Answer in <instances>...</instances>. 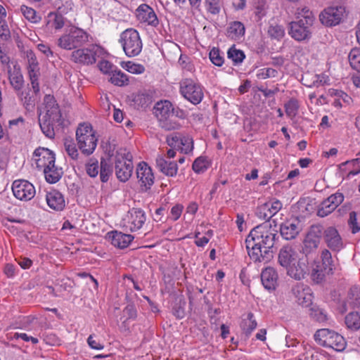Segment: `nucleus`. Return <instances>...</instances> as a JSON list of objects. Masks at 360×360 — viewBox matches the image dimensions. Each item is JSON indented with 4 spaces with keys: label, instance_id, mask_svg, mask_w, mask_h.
I'll list each match as a JSON object with an SVG mask.
<instances>
[{
    "label": "nucleus",
    "instance_id": "f257e3e1",
    "mask_svg": "<svg viewBox=\"0 0 360 360\" xmlns=\"http://www.w3.org/2000/svg\"><path fill=\"white\" fill-rule=\"evenodd\" d=\"M278 238L271 224L264 223L253 228L245 239L250 259L255 262H269L274 257L273 248Z\"/></svg>",
    "mask_w": 360,
    "mask_h": 360
},
{
    "label": "nucleus",
    "instance_id": "f03ea898",
    "mask_svg": "<svg viewBox=\"0 0 360 360\" xmlns=\"http://www.w3.org/2000/svg\"><path fill=\"white\" fill-rule=\"evenodd\" d=\"M302 12V18L297 21L291 22L289 25V34L295 40L299 41L311 38V27L314 21V16L311 11L303 9Z\"/></svg>",
    "mask_w": 360,
    "mask_h": 360
},
{
    "label": "nucleus",
    "instance_id": "7ed1b4c3",
    "mask_svg": "<svg viewBox=\"0 0 360 360\" xmlns=\"http://www.w3.org/2000/svg\"><path fill=\"white\" fill-rule=\"evenodd\" d=\"M153 113L160 121L161 127L166 130H173L179 126L174 120L179 117L178 112L175 114L172 104L169 101L158 102L153 108Z\"/></svg>",
    "mask_w": 360,
    "mask_h": 360
},
{
    "label": "nucleus",
    "instance_id": "20e7f679",
    "mask_svg": "<svg viewBox=\"0 0 360 360\" xmlns=\"http://www.w3.org/2000/svg\"><path fill=\"white\" fill-rule=\"evenodd\" d=\"M132 155L126 148H120L115 155V174L122 182H126L133 172Z\"/></svg>",
    "mask_w": 360,
    "mask_h": 360
},
{
    "label": "nucleus",
    "instance_id": "39448f33",
    "mask_svg": "<svg viewBox=\"0 0 360 360\" xmlns=\"http://www.w3.org/2000/svg\"><path fill=\"white\" fill-rule=\"evenodd\" d=\"M119 41L128 57H134L141 53L142 41L139 32L136 30L127 29L121 33Z\"/></svg>",
    "mask_w": 360,
    "mask_h": 360
},
{
    "label": "nucleus",
    "instance_id": "423d86ee",
    "mask_svg": "<svg viewBox=\"0 0 360 360\" xmlns=\"http://www.w3.org/2000/svg\"><path fill=\"white\" fill-rule=\"evenodd\" d=\"M88 41V34L83 30L77 27L70 29L68 34L62 35L57 44L63 49L72 50L82 46Z\"/></svg>",
    "mask_w": 360,
    "mask_h": 360
},
{
    "label": "nucleus",
    "instance_id": "0eeeda50",
    "mask_svg": "<svg viewBox=\"0 0 360 360\" xmlns=\"http://www.w3.org/2000/svg\"><path fill=\"white\" fill-rule=\"evenodd\" d=\"M180 91L186 99L194 105L200 103L203 98L201 86L191 79H185L181 82Z\"/></svg>",
    "mask_w": 360,
    "mask_h": 360
},
{
    "label": "nucleus",
    "instance_id": "6e6552de",
    "mask_svg": "<svg viewBox=\"0 0 360 360\" xmlns=\"http://www.w3.org/2000/svg\"><path fill=\"white\" fill-rule=\"evenodd\" d=\"M345 16L344 6H330L324 9L319 15L321 23L328 27L338 25Z\"/></svg>",
    "mask_w": 360,
    "mask_h": 360
},
{
    "label": "nucleus",
    "instance_id": "1a4fd4ad",
    "mask_svg": "<svg viewBox=\"0 0 360 360\" xmlns=\"http://www.w3.org/2000/svg\"><path fill=\"white\" fill-rule=\"evenodd\" d=\"M12 191L16 198L24 201L32 200L36 193L34 186L30 182L24 179L14 181Z\"/></svg>",
    "mask_w": 360,
    "mask_h": 360
},
{
    "label": "nucleus",
    "instance_id": "9d476101",
    "mask_svg": "<svg viewBox=\"0 0 360 360\" xmlns=\"http://www.w3.org/2000/svg\"><path fill=\"white\" fill-rule=\"evenodd\" d=\"M302 230L300 221L297 217L285 220L280 226V233L285 240L295 239Z\"/></svg>",
    "mask_w": 360,
    "mask_h": 360
},
{
    "label": "nucleus",
    "instance_id": "9b49d317",
    "mask_svg": "<svg viewBox=\"0 0 360 360\" xmlns=\"http://www.w3.org/2000/svg\"><path fill=\"white\" fill-rule=\"evenodd\" d=\"M343 200L344 196L341 193H336L331 195L321 203L317 210V215L321 217L328 215L342 202Z\"/></svg>",
    "mask_w": 360,
    "mask_h": 360
},
{
    "label": "nucleus",
    "instance_id": "f8f14e48",
    "mask_svg": "<svg viewBox=\"0 0 360 360\" xmlns=\"http://www.w3.org/2000/svg\"><path fill=\"white\" fill-rule=\"evenodd\" d=\"M292 292L296 297L298 304L304 307L312 305L313 293L309 286L301 283L297 284L292 287Z\"/></svg>",
    "mask_w": 360,
    "mask_h": 360
},
{
    "label": "nucleus",
    "instance_id": "ddd939ff",
    "mask_svg": "<svg viewBox=\"0 0 360 360\" xmlns=\"http://www.w3.org/2000/svg\"><path fill=\"white\" fill-rule=\"evenodd\" d=\"M136 176L141 183L142 190L145 191L150 189L151 186L154 184V175L152 169L145 162L138 165Z\"/></svg>",
    "mask_w": 360,
    "mask_h": 360
},
{
    "label": "nucleus",
    "instance_id": "4468645a",
    "mask_svg": "<svg viewBox=\"0 0 360 360\" xmlns=\"http://www.w3.org/2000/svg\"><path fill=\"white\" fill-rule=\"evenodd\" d=\"M12 67H8L6 72L9 84L16 93L22 89L25 81L19 64L15 61L12 63Z\"/></svg>",
    "mask_w": 360,
    "mask_h": 360
},
{
    "label": "nucleus",
    "instance_id": "2eb2a0df",
    "mask_svg": "<svg viewBox=\"0 0 360 360\" xmlns=\"http://www.w3.org/2000/svg\"><path fill=\"white\" fill-rule=\"evenodd\" d=\"M34 157L38 169L53 167V164H55V154L48 148H37L34 152Z\"/></svg>",
    "mask_w": 360,
    "mask_h": 360
},
{
    "label": "nucleus",
    "instance_id": "dca6fc26",
    "mask_svg": "<svg viewBox=\"0 0 360 360\" xmlns=\"http://www.w3.org/2000/svg\"><path fill=\"white\" fill-rule=\"evenodd\" d=\"M308 260L307 258L304 257L300 258L296 263L292 264L287 269L288 275L297 281L304 278L309 271Z\"/></svg>",
    "mask_w": 360,
    "mask_h": 360
},
{
    "label": "nucleus",
    "instance_id": "f3484780",
    "mask_svg": "<svg viewBox=\"0 0 360 360\" xmlns=\"http://www.w3.org/2000/svg\"><path fill=\"white\" fill-rule=\"evenodd\" d=\"M323 239L327 246L333 251H339L343 247L342 238L338 230L333 226L325 229Z\"/></svg>",
    "mask_w": 360,
    "mask_h": 360
},
{
    "label": "nucleus",
    "instance_id": "a211bd4d",
    "mask_svg": "<svg viewBox=\"0 0 360 360\" xmlns=\"http://www.w3.org/2000/svg\"><path fill=\"white\" fill-rule=\"evenodd\" d=\"M136 17L141 22H146L148 25L156 27L159 20L153 9L146 4H141L136 9Z\"/></svg>",
    "mask_w": 360,
    "mask_h": 360
},
{
    "label": "nucleus",
    "instance_id": "6ab92c4d",
    "mask_svg": "<svg viewBox=\"0 0 360 360\" xmlns=\"http://www.w3.org/2000/svg\"><path fill=\"white\" fill-rule=\"evenodd\" d=\"M282 208V203L276 200L271 204L266 202L257 209V216L264 220H269L273 216H274Z\"/></svg>",
    "mask_w": 360,
    "mask_h": 360
},
{
    "label": "nucleus",
    "instance_id": "aec40b11",
    "mask_svg": "<svg viewBox=\"0 0 360 360\" xmlns=\"http://www.w3.org/2000/svg\"><path fill=\"white\" fill-rule=\"evenodd\" d=\"M46 115H48L53 120H56L58 125H63V120L58 105L53 96L46 95L44 96Z\"/></svg>",
    "mask_w": 360,
    "mask_h": 360
},
{
    "label": "nucleus",
    "instance_id": "412c9836",
    "mask_svg": "<svg viewBox=\"0 0 360 360\" xmlns=\"http://www.w3.org/2000/svg\"><path fill=\"white\" fill-rule=\"evenodd\" d=\"M278 276L276 271L272 267L264 269L261 273V281L264 287L269 290H275L278 285Z\"/></svg>",
    "mask_w": 360,
    "mask_h": 360
},
{
    "label": "nucleus",
    "instance_id": "4be33fe9",
    "mask_svg": "<svg viewBox=\"0 0 360 360\" xmlns=\"http://www.w3.org/2000/svg\"><path fill=\"white\" fill-rule=\"evenodd\" d=\"M108 238L112 245L120 249H124L133 240L134 236L130 234H125L117 231L108 233Z\"/></svg>",
    "mask_w": 360,
    "mask_h": 360
},
{
    "label": "nucleus",
    "instance_id": "5701e85b",
    "mask_svg": "<svg viewBox=\"0 0 360 360\" xmlns=\"http://www.w3.org/2000/svg\"><path fill=\"white\" fill-rule=\"evenodd\" d=\"M79 149L82 153L89 155L94 151L97 145V139L95 134H89L86 136L76 137Z\"/></svg>",
    "mask_w": 360,
    "mask_h": 360
},
{
    "label": "nucleus",
    "instance_id": "b1692460",
    "mask_svg": "<svg viewBox=\"0 0 360 360\" xmlns=\"http://www.w3.org/2000/svg\"><path fill=\"white\" fill-rule=\"evenodd\" d=\"M71 59L75 63L93 64L96 62L95 53L88 49H77L71 54Z\"/></svg>",
    "mask_w": 360,
    "mask_h": 360
},
{
    "label": "nucleus",
    "instance_id": "393cba45",
    "mask_svg": "<svg viewBox=\"0 0 360 360\" xmlns=\"http://www.w3.org/2000/svg\"><path fill=\"white\" fill-rule=\"evenodd\" d=\"M39 122L40 128L44 134L49 138L53 139L55 136V127H60L58 125L56 120H53L48 115H44L41 118V115L39 116Z\"/></svg>",
    "mask_w": 360,
    "mask_h": 360
},
{
    "label": "nucleus",
    "instance_id": "a878e982",
    "mask_svg": "<svg viewBox=\"0 0 360 360\" xmlns=\"http://www.w3.org/2000/svg\"><path fill=\"white\" fill-rule=\"evenodd\" d=\"M156 166L158 169L166 176H174L177 173V164L174 161L166 160L162 155L157 157Z\"/></svg>",
    "mask_w": 360,
    "mask_h": 360
},
{
    "label": "nucleus",
    "instance_id": "bb28decb",
    "mask_svg": "<svg viewBox=\"0 0 360 360\" xmlns=\"http://www.w3.org/2000/svg\"><path fill=\"white\" fill-rule=\"evenodd\" d=\"M46 199L49 207L54 210L61 211L65 206L63 195L56 190L47 193Z\"/></svg>",
    "mask_w": 360,
    "mask_h": 360
},
{
    "label": "nucleus",
    "instance_id": "cd10ccee",
    "mask_svg": "<svg viewBox=\"0 0 360 360\" xmlns=\"http://www.w3.org/2000/svg\"><path fill=\"white\" fill-rule=\"evenodd\" d=\"M296 259V252L290 245L283 246L278 254V262L281 266L288 269Z\"/></svg>",
    "mask_w": 360,
    "mask_h": 360
},
{
    "label": "nucleus",
    "instance_id": "c85d7f7f",
    "mask_svg": "<svg viewBox=\"0 0 360 360\" xmlns=\"http://www.w3.org/2000/svg\"><path fill=\"white\" fill-rule=\"evenodd\" d=\"M16 94L27 110L31 111L34 110L37 96L31 92L30 89L25 91L20 90V91L16 92Z\"/></svg>",
    "mask_w": 360,
    "mask_h": 360
},
{
    "label": "nucleus",
    "instance_id": "c756f323",
    "mask_svg": "<svg viewBox=\"0 0 360 360\" xmlns=\"http://www.w3.org/2000/svg\"><path fill=\"white\" fill-rule=\"evenodd\" d=\"M245 26L241 22L233 21L229 23L226 35L232 39L237 40L245 34Z\"/></svg>",
    "mask_w": 360,
    "mask_h": 360
},
{
    "label": "nucleus",
    "instance_id": "7c9ffc66",
    "mask_svg": "<svg viewBox=\"0 0 360 360\" xmlns=\"http://www.w3.org/2000/svg\"><path fill=\"white\" fill-rule=\"evenodd\" d=\"M345 324L347 329L356 332L360 329V314L357 311H351L345 317Z\"/></svg>",
    "mask_w": 360,
    "mask_h": 360
},
{
    "label": "nucleus",
    "instance_id": "2f4dec72",
    "mask_svg": "<svg viewBox=\"0 0 360 360\" xmlns=\"http://www.w3.org/2000/svg\"><path fill=\"white\" fill-rule=\"evenodd\" d=\"M257 323L252 312H249L246 318H243L240 326L246 337H249L252 332L256 328Z\"/></svg>",
    "mask_w": 360,
    "mask_h": 360
},
{
    "label": "nucleus",
    "instance_id": "473e14b6",
    "mask_svg": "<svg viewBox=\"0 0 360 360\" xmlns=\"http://www.w3.org/2000/svg\"><path fill=\"white\" fill-rule=\"evenodd\" d=\"M44 173L46 181L50 184L58 182L63 174L62 169L56 167L55 164H53V167H48L44 169Z\"/></svg>",
    "mask_w": 360,
    "mask_h": 360
},
{
    "label": "nucleus",
    "instance_id": "72a5a7b5",
    "mask_svg": "<svg viewBox=\"0 0 360 360\" xmlns=\"http://www.w3.org/2000/svg\"><path fill=\"white\" fill-rule=\"evenodd\" d=\"M350 309L360 307V287L353 286L350 288L347 298Z\"/></svg>",
    "mask_w": 360,
    "mask_h": 360
},
{
    "label": "nucleus",
    "instance_id": "f704fd0d",
    "mask_svg": "<svg viewBox=\"0 0 360 360\" xmlns=\"http://www.w3.org/2000/svg\"><path fill=\"white\" fill-rule=\"evenodd\" d=\"M319 243L318 241L309 238L306 236L302 248V254L304 255V258L309 259V257L312 256L313 254L316 253V251L319 247Z\"/></svg>",
    "mask_w": 360,
    "mask_h": 360
},
{
    "label": "nucleus",
    "instance_id": "c9c22d12",
    "mask_svg": "<svg viewBox=\"0 0 360 360\" xmlns=\"http://www.w3.org/2000/svg\"><path fill=\"white\" fill-rule=\"evenodd\" d=\"M330 343H328V347H331L337 351H343L346 347V341L343 336L336 332H333L330 339Z\"/></svg>",
    "mask_w": 360,
    "mask_h": 360
},
{
    "label": "nucleus",
    "instance_id": "e433bc0d",
    "mask_svg": "<svg viewBox=\"0 0 360 360\" xmlns=\"http://www.w3.org/2000/svg\"><path fill=\"white\" fill-rule=\"evenodd\" d=\"M333 332L328 328L319 329L314 334V339L320 345L326 347Z\"/></svg>",
    "mask_w": 360,
    "mask_h": 360
},
{
    "label": "nucleus",
    "instance_id": "4c0bfd02",
    "mask_svg": "<svg viewBox=\"0 0 360 360\" xmlns=\"http://www.w3.org/2000/svg\"><path fill=\"white\" fill-rule=\"evenodd\" d=\"M133 101L137 106L146 108L152 103L153 96L146 91L139 92L134 96Z\"/></svg>",
    "mask_w": 360,
    "mask_h": 360
},
{
    "label": "nucleus",
    "instance_id": "58836bf2",
    "mask_svg": "<svg viewBox=\"0 0 360 360\" xmlns=\"http://www.w3.org/2000/svg\"><path fill=\"white\" fill-rule=\"evenodd\" d=\"M109 81L114 85L122 86L128 84L129 79L120 70L115 69Z\"/></svg>",
    "mask_w": 360,
    "mask_h": 360
},
{
    "label": "nucleus",
    "instance_id": "ea45409f",
    "mask_svg": "<svg viewBox=\"0 0 360 360\" xmlns=\"http://www.w3.org/2000/svg\"><path fill=\"white\" fill-rule=\"evenodd\" d=\"M325 229L321 224H314L311 226L309 231L306 236L312 240L318 241L320 243L321 239L324 236Z\"/></svg>",
    "mask_w": 360,
    "mask_h": 360
},
{
    "label": "nucleus",
    "instance_id": "a19ab883",
    "mask_svg": "<svg viewBox=\"0 0 360 360\" xmlns=\"http://www.w3.org/2000/svg\"><path fill=\"white\" fill-rule=\"evenodd\" d=\"M112 173V165L107 162L104 158H101L100 166V179L103 183L107 182Z\"/></svg>",
    "mask_w": 360,
    "mask_h": 360
},
{
    "label": "nucleus",
    "instance_id": "79ce46f5",
    "mask_svg": "<svg viewBox=\"0 0 360 360\" xmlns=\"http://www.w3.org/2000/svg\"><path fill=\"white\" fill-rule=\"evenodd\" d=\"M20 11L24 17L31 22L37 23L41 20V17L37 15V12L33 8L22 5L20 6Z\"/></svg>",
    "mask_w": 360,
    "mask_h": 360
},
{
    "label": "nucleus",
    "instance_id": "37998d69",
    "mask_svg": "<svg viewBox=\"0 0 360 360\" xmlns=\"http://www.w3.org/2000/svg\"><path fill=\"white\" fill-rule=\"evenodd\" d=\"M27 57L28 60V74L29 75H37L39 74V63L37 62L35 54L32 51H27Z\"/></svg>",
    "mask_w": 360,
    "mask_h": 360
},
{
    "label": "nucleus",
    "instance_id": "c03bdc74",
    "mask_svg": "<svg viewBox=\"0 0 360 360\" xmlns=\"http://www.w3.org/2000/svg\"><path fill=\"white\" fill-rule=\"evenodd\" d=\"M64 148L68 155L73 160H76L79 155L78 150L74 140L72 139H64Z\"/></svg>",
    "mask_w": 360,
    "mask_h": 360
},
{
    "label": "nucleus",
    "instance_id": "a18cd8bd",
    "mask_svg": "<svg viewBox=\"0 0 360 360\" xmlns=\"http://www.w3.org/2000/svg\"><path fill=\"white\" fill-rule=\"evenodd\" d=\"M228 58L231 59L236 64L243 62L245 56L243 51L236 49L235 45L232 46L227 52Z\"/></svg>",
    "mask_w": 360,
    "mask_h": 360
},
{
    "label": "nucleus",
    "instance_id": "49530a36",
    "mask_svg": "<svg viewBox=\"0 0 360 360\" xmlns=\"http://www.w3.org/2000/svg\"><path fill=\"white\" fill-rule=\"evenodd\" d=\"M286 115L290 117L296 116L298 109L299 103L297 99L290 98L284 105Z\"/></svg>",
    "mask_w": 360,
    "mask_h": 360
},
{
    "label": "nucleus",
    "instance_id": "de8ad7c7",
    "mask_svg": "<svg viewBox=\"0 0 360 360\" xmlns=\"http://www.w3.org/2000/svg\"><path fill=\"white\" fill-rule=\"evenodd\" d=\"M322 257V265L323 269H324L325 273L330 274L332 273L333 267H332V257L330 252L328 250H324L322 252L321 255Z\"/></svg>",
    "mask_w": 360,
    "mask_h": 360
},
{
    "label": "nucleus",
    "instance_id": "09e8293b",
    "mask_svg": "<svg viewBox=\"0 0 360 360\" xmlns=\"http://www.w3.org/2000/svg\"><path fill=\"white\" fill-rule=\"evenodd\" d=\"M349 61L351 67L360 72V51L352 49L349 54Z\"/></svg>",
    "mask_w": 360,
    "mask_h": 360
},
{
    "label": "nucleus",
    "instance_id": "8fccbe9b",
    "mask_svg": "<svg viewBox=\"0 0 360 360\" xmlns=\"http://www.w3.org/2000/svg\"><path fill=\"white\" fill-rule=\"evenodd\" d=\"M50 20L47 22V25L49 24V22L51 20H53L52 26L56 29L59 30L61 29L65 24V18L64 17L60 14V13H50L48 16Z\"/></svg>",
    "mask_w": 360,
    "mask_h": 360
},
{
    "label": "nucleus",
    "instance_id": "3c124183",
    "mask_svg": "<svg viewBox=\"0 0 360 360\" xmlns=\"http://www.w3.org/2000/svg\"><path fill=\"white\" fill-rule=\"evenodd\" d=\"M310 316L319 322H323L326 321V315L316 306H313L309 309Z\"/></svg>",
    "mask_w": 360,
    "mask_h": 360
},
{
    "label": "nucleus",
    "instance_id": "603ef678",
    "mask_svg": "<svg viewBox=\"0 0 360 360\" xmlns=\"http://www.w3.org/2000/svg\"><path fill=\"white\" fill-rule=\"evenodd\" d=\"M210 59L217 66H221L224 63V58L220 55L219 49L213 48L210 52Z\"/></svg>",
    "mask_w": 360,
    "mask_h": 360
},
{
    "label": "nucleus",
    "instance_id": "864d4df0",
    "mask_svg": "<svg viewBox=\"0 0 360 360\" xmlns=\"http://www.w3.org/2000/svg\"><path fill=\"white\" fill-rule=\"evenodd\" d=\"M193 169L196 173L203 172L207 168L206 160L203 157H199L193 163Z\"/></svg>",
    "mask_w": 360,
    "mask_h": 360
},
{
    "label": "nucleus",
    "instance_id": "5fc2aeb1",
    "mask_svg": "<svg viewBox=\"0 0 360 360\" xmlns=\"http://www.w3.org/2000/svg\"><path fill=\"white\" fill-rule=\"evenodd\" d=\"M179 144L181 145V150L184 153L187 154L192 151L193 148V143L192 139L186 136L181 137Z\"/></svg>",
    "mask_w": 360,
    "mask_h": 360
},
{
    "label": "nucleus",
    "instance_id": "6e6d98bb",
    "mask_svg": "<svg viewBox=\"0 0 360 360\" xmlns=\"http://www.w3.org/2000/svg\"><path fill=\"white\" fill-rule=\"evenodd\" d=\"M325 273L324 269H319V266H317L316 268H314L312 269L311 273V280L315 283H321L325 278Z\"/></svg>",
    "mask_w": 360,
    "mask_h": 360
},
{
    "label": "nucleus",
    "instance_id": "4d7b16f0",
    "mask_svg": "<svg viewBox=\"0 0 360 360\" xmlns=\"http://www.w3.org/2000/svg\"><path fill=\"white\" fill-rule=\"evenodd\" d=\"M98 161L92 159L86 165V172L91 177H96L98 175Z\"/></svg>",
    "mask_w": 360,
    "mask_h": 360
},
{
    "label": "nucleus",
    "instance_id": "13d9d810",
    "mask_svg": "<svg viewBox=\"0 0 360 360\" xmlns=\"http://www.w3.org/2000/svg\"><path fill=\"white\" fill-rule=\"evenodd\" d=\"M94 131L90 124H81L76 131V137L86 136L89 134H93Z\"/></svg>",
    "mask_w": 360,
    "mask_h": 360
},
{
    "label": "nucleus",
    "instance_id": "bf43d9fd",
    "mask_svg": "<svg viewBox=\"0 0 360 360\" xmlns=\"http://www.w3.org/2000/svg\"><path fill=\"white\" fill-rule=\"evenodd\" d=\"M268 33L271 37L279 39L284 36V30L279 25H271L269 27Z\"/></svg>",
    "mask_w": 360,
    "mask_h": 360
},
{
    "label": "nucleus",
    "instance_id": "052dcab7",
    "mask_svg": "<svg viewBox=\"0 0 360 360\" xmlns=\"http://www.w3.org/2000/svg\"><path fill=\"white\" fill-rule=\"evenodd\" d=\"M348 224L352 233H356L360 231V226L357 223L356 213L354 211L349 213Z\"/></svg>",
    "mask_w": 360,
    "mask_h": 360
},
{
    "label": "nucleus",
    "instance_id": "680f3d73",
    "mask_svg": "<svg viewBox=\"0 0 360 360\" xmlns=\"http://www.w3.org/2000/svg\"><path fill=\"white\" fill-rule=\"evenodd\" d=\"M98 67L102 72L109 75H111L115 69H116L111 63L105 60H101L98 64Z\"/></svg>",
    "mask_w": 360,
    "mask_h": 360
},
{
    "label": "nucleus",
    "instance_id": "e2e57ef3",
    "mask_svg": "<svg viewBox=\"0 0 360 360\" xmlns=\"http://www.w3.org/2000/svg\"><path fill=\"white\" fill-rule=\"evenodd\" d=\"M0 37L2 40L7 41L11 37V32L6 22L0 19Z\"/></svg>",
    "mask_w": 360,
    "mask_h": 360
},
{
    "label": "nucleus",
    "instance_id": "0e129e2a",
    "mask_svg": "<svg viewBox=\"0 0 360 360\" xmlns=\"http://www.w3.org/2000/svg\"><path fill=\"white\" fill-rule=\"evenodd\" d=\"M278 72L273 68H263L260 70L259 73L257 75V77L261 79H267L269 77H276Z\"/></svg>",
    "mask_w": 360,
    "mask_h": 360
},
{
    "label": "nucleus",
    "instance_id": "69168bd1",
    "mask_svg": "<svg viewBox=\"0 0 360 360\" xmlns=\"http://www.w3.org/2000/svg\"><path fill=\"white\" fill-rule=\"evenodd\" d=\"M136 219L133 221V224L137 227L140 228L146 221V216L142 210L135 211Z\"/></svg>",
    "mask_w": 360,
    "mask_h": 360
},
{
    "label": "nucleus",
    "instance_id": "338daca9",
    "mask_svg": "<svg viewBox=\"0 0 360 360\" xmlns=\"http://www.w3.org/2000/svg\"><path fill=\"white\" fill-rule=\"evenodd\" d=\"M38 76L39 74L29 75L30 80L33 90L32 93L34 94L35 96H37L40 91L39 84L38 82Z\"/></svg>",
    "mask_w": 360,
    "mask_h": 360
},
{
    "label": "nucleus",
    "instance_id": "774afa93",
    "mask_svg": "<svg viewBox=\"0 0 360 360\" xmlns=\"http://www.w3.org/2000/svg\"><path fill=\"white\" fill-rule=\"evenodd\" d=\"M349 165H352L353 169L349 172L348 176H354L360 173V158L352 160V161H350Z\"/></svg>",
    "mask_w": 360,
    "mask_h": 360
}]
</instances>
